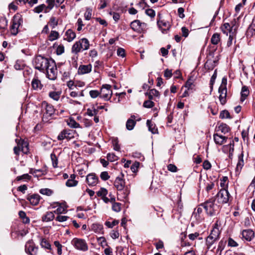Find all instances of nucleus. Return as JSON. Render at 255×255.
Listing matches in <instances>:
<instances>
[{
    "instance_id": "2f4dec72",
    "label": "nucleus",
    "mask_w": 255,
    "mask_h": 255,
    "mask_svg": "<svg viewBox=\"0 0 255 255\" xmlns=\"http://www.w3.org/2000/svg\"><path fill=\"white\" fill-rule=\"evenodd\" d=\"M80 42L76 41L72 46L71 52L74 54H77L79 52L82 51L80 47Z\"/></svg>"
},
{
    "instance_id": "338daca9",
    "label": "nucleus",
    "mask_w": 255,
    "mask_h": 255,
    "mask_svg": "<svg viewBox=\"0 0 255 255\" xmlns=\"http://www.w3.org/2000/svg\"><path fill=\"white\" fill-rule=\"evenodd\" d=\"M145 13L151 18L154 17L155 15V11L153 9L150 8L147 9L145 10Z\"/></svg>"
},
{
    "instance_id": "de8ad7c7",
    "label": "nucleus",
    "mask_w": 255,
    "mask_h": 255,
    "mask_svg": "<svg viewBox=\"0 0 255 255\" xmlns=\"http://www.w3.org/2000/svg\"><path fill=\"white\" fill-rule=\"evenodd\" d=\"M149 99H152L153 96L158 97L159 95V92L155 89H151L148 93Z\"/></svg>"
},
{
    "instance_id": "37998d69",
    "label": "nucleus",
    "mask_w": 255,
    "mask_h": 255,
    "mask_svg": "<svg viewBox=\"0 0 255 255\" xmlns=\"http://www.w3.org/2000/svg\"><path fill=\"white\" fill-rule=\"evenodd\" d=\"M234 142L232 141V143H230L228 145H224L223 147V150L226 152L228 149L230 153H232L234 151Z\"/></svg>"
},
{
    "instance_id": "e2e57ef3",
    "label": "nucleus",
    "mask_w": 255,
    "mask_h": 255,
    "mask_svg": "<svg viewBox=\"0 0 255 255\" xmlns=\"http://www.w3.org/2000/svg\"><path fill=\"white\" fill-rule=\"evenodd\" d=\"M98 242L103 248H104L105 246H108L105 238L103 237L98 238Z\"/></svg>"
},
{
    "instance_id": "a878e982",
    "label": "nucleus",
    "mask_w": 255,
    "mask_h": 255,
    "mask_svg": "<svg viewBox=\"0 0 255 255\" xmlns=\"http://www.w3.org/2000/svg\"><path fill=\"white\" fill-rule=\"evenodd\" d=\"M249 93L250 91L248 88L246 86H243L242 88L241 93V101L242 102H244L247 97L249 96Z\"/></svg>"
},
{
    "instance_id": "f3484780",
    "label": "nucleus",
    "mask_w": 255,
    "mask_h": 255,
    "mask_svg": "<svg viewBox=\"0 0 255 255\" xmlns=\"http://www.w3.org/2000/svg\"><path fill=\"white\" fill-rule=\"evenodd\" d=\"M214 140L216 144L218 145H222L226 142L227 139V137L220 135L218 133H214L213 135Z\"/></svg>"
},
{
    "instance_id": "2eb2a0df",
    "label": "nucleus",
    "mask_w": 255,
    "mask_h": 255,
    "mask_svg": "<svg viewBox=\"0 0 255 255\" xmlns=\"http://www.w3.org/2000/svg\"><path fill=\"white\" fill-rule=\"evenodd\" d=\"M40 199V196L37 194L29 195L27 197V200L29 201L31 205L34 206H36L38 204Z\"/></svg>"
},
{
    "instance_id": "20e7f679",
    "label": "nucleus",
    "mask_w": 255,
    "mask_h": 255,
    "mask_svg": "<svg viewBox=\"0 0 255 255\" xmlns=\"http://www.w3.org/2000/svg\"><path fill=\"white\" fill-rule=\"evenodd\" d=\"M111 88L112 86L110 85H103L100 91V98L103 99L105 101L110 100L113 94Z\"/></svg>"
},
{
    "instance_id": "473e14b6",
    "label": "nucleus",
    "mask_w": 255,
    "mask_h": 255,
    "mask_svg": "<svg viewBox=\"0 0 255 255\" xmlns=\"http://www.w3.org/2000/svg\"><path fill=\"white\" fill-rule=\"evenodd\" d=\"M217 240H218L217 239H215L214 238H213V237L212 236H208V237L207 238L206 241V246L207 247V248L208 249H210L211 246Z\"/></svg>"
},
{
    "instance_id": "09e8293b",
    "label": "nucleus",
    "mask_w": 255,
    "mask_h": 255,
    "mask_svg": "<svg viewBox=\"0 0 255 255\" xmlns=\"http://www.w3.org/2000/svg\"><path fill=\"white\" fill-rule=\"evenodd\" d=\"M40 193L43 195L50 196L53 193V191L48 188H43L39 190Z\"/></svg>"
},
{
    "instance_id": "c03bdc74",
    "label": "nucleus",
    "mask_w": 255,
    "mask_h": 255,
    "mask_svg": "<svg viewBox=\"0 0 255 255\" xmlns=\"http://www.w3.org/2000/svg\"><path fill=\"white\" fill-rule=\"evenodd\" d=\"M46 2L47 3L48 5L46 6L45 12H47L48 10H51L53 8L55 3V0H46Z\"/></svg>"
},
{
    "instance_id": "f8f14e48",
    "label": "nucleus",
    "mask_w": 255,
    "mask_h": 255,
    "mask_svg": "<svg viewBox=\"0 0 255 255\" xmlns=\"http://www.w3.org/2000/svg\"><path fill=\"white\" fill-rule=\"evenodd\" d=\"M99 179L95 173H90L86 177V181L89 186H93L97 184Z\"/></svg>"
},
{
    "instance_id": "680f3d73",
    "label": "nucleus",
    "mask_w": 255,
    "mask_h": 255,
    "mask_svg": "<svg viewBox=\"0 0 255 255\" xmlns=\"http://www.w3.org/2000/svg\"><path fill=\"white\" fill-rule=\"evenodd\" d=\"M49 24L52 28H54L58 24V20L56 17L52 16L49 21Z\"/></svg>"
},
{
    "instance_id": "393cba45",
    "label": "nucleus",
    "mask_w": 255,
    "mask_h": 255,
    "mask_svg": "<svg viewBox=\"0 0 255 255\" xmlns=\"http://www.w3.org/2000/svg\"><path fill=\"white\" fill-rule=\"evenodd\" d=\"M222 31L226 34L227 35H228V33H232V30L233 26H231L229 23L226 22L224 23L220 27Z\"/></svg>"
},
{
    "instance_id": "49530a36",
    "label": "nucleus",
    "mask_w": 255,
    "mask_h": 255,
    "mask_svg": "<svg viewBox=\"0 0 255 255\" xmlns=\"http://www.w3.org/2000/svg\"><path fill=\"white\" fill-rule=\"evenodd\" d=\"M40 245L42 248H45L48 250H51V245L45 239H42L40 242Z\"/></svg>"
},
{
    "instance_id": "412c9836",
    "label": "nucleus",
    "mask_w": 255,
    "mask_h": 255,
    "mask_svg": "<svg viewBox=\"0 0 255 255\" xmlns=\"http://www.w3.org/2000/svg\"><path fill=\"white\" fill-rule=\"evenodd\" d=\"M76 175L74 174H72L70 175V178L66 182V185L67 187H75L77 185L78 181L75 180Z\"/></svg>"
},
{
    "instance_id": "864d4df0",
    "label": "nucleus",
    "mask_w": 255,
    "mask_h": 255,
    "mask_svg": "<svg viewBox=\"0 0 255 255\" xmlns=\"http://www.w3.org/2000/svg\"><path fill=\"white\" fill-rule=\"evenodd\" d=\"M220 118L223 119L224 118H229L230 119V115L229 112L227 110L222 111L220 114Z\"/></svg>"
},
{
    "instance_id": "6e6d98bb",
    "label": "nucleus",
    "mask_w": 255,
    "mask_h": 255,
    "mask_svg": "<svg viewBox=\"0 0 255 255\" xmlns=\"http://www.w3.org/2000/svg\"><path fill=\"white\" fill-rule=\"evenodd\" d=\"M44 9L45 10L46 9V5L44 4H42L35 7L34 9V11L36 13H39L42 12Z\"/></svg>"
},
{
    "instance_id": "c9c22d12",
    "label": "nucleus",
    "mask_w": 255,
    "mask_h": 255,
    "mask_svg": "<svg viewBox=\"0 0 255 255\" xmlns=\"http://www.w3.org/2000/svg\"><path fill=\"white\" fill-rule=\"evenodd\" d=\"M31 85L32 88L35 90H37L38 89H41L42 88V85L41 84L40 81L36 78H34L32 80Z\"/></svg>"
},
{
    "instance_id": "c85d7f7f",
    "label": "nucleus",
    "mask_w": 255,
    "mask_h": 255,
    "mask_svg": "<svg viewBox=\"0 0 255 255\" xmlns=\"http://www.w3.org/2000/svg\"><path fill=\"white\" fill-rule=\"evenodd\" d=\"M195 80V78L193 76H190L188 80L185 83V87L187 88L188 90L192 89L194 87V83Z\"/></svg>"
},
{
    "instance_id": "9d476101",
    "label": "nucleus",
    "mask_w": 255,
    "mask_h": 255,
    "mask_svg": "<svg viewBox=\"0 0 255 255\" xmlns=\"http://www.w3.org/2000/svg\"><path fill=\"white\" fill-rule=\"evenodd\" d=\"M28 146V143L24 141L23 140L19 141L17 143V146H15L13 148L14 153L18 155L19 154L20 151H22V152L26 153V151H25L24 148H27ZM27 150V148H26Z\"/></svg>"
},
{
    "instance_id": "6e6552de",
    "label": "nucleus",
    "mask_w": 255,
    "mask_h": 255,
    "mask_svg": "<svg viewBox=\"0 0 255 255\" xmlns=\"http://www.w3.org/2000/svg\"><path fill=\"white\" fill-rule=\"evenodd\" d=\"M47 77L52 80H54L57 78V69L56 65H46Z\"/></svg>"
},
{
    "instance_id": "5701e85b",
    "label": "nucleus",
    "mask_w": 255,
    "mask_h": 255,
    "mask_svg": "<svg viewBox=\"0 0 255 255\" xmlns=\"http://www.w3.org/2000/svg\"><path fill=\"white\" fill-rule=\"evenodd\" d=\"M78 42H80V47L81 51L86 50L89 49L90 44L89 40L86 38H83L80 39Z\"/></svg>"
},
{
    "instance_id": "dca6fc26",
    "label": "nucleus",
    "mask_w": 255,
    "mask_h": 255,
    "mask_svg": "<svg viewBox=\"0 0 255 255\" xmlns=\"http://www.w3.org/2000/svg\"><path fill=\"white\" fill-rule=\"evenodd\" d=\"M242 238L247 241H251L254 237V232L250 229L244 230L242 233Z\"/></svg>"
},
{
    "instance_id": "6ab92c4d",
    "label": "nucleus",
    "mask_w": 255,
    "mask_h": 255,
    "mask_svg": "<svg viewBox=\"0 0 255 255\" xmlns=\"http://www.w3.org/2000/svg\"><path fill=\"white\" fill-rule=\"evenodd\" d=\"M92 70L91 65H80L78 70L79 74L83 75L90 73Z\"/></svg>"
},
{
    "instance_id": "f03ea898",
    "label": "nucleus",
    "mask_w": 255,
    "mask_h": 255,
    "mask_svg": "<svg viewBox=\"0 0 255 255\" xmlns=\"http://www.w3.org/2000/svg\"><path fill=\"white\" fill-rule=\"evenodd\" d=\"M215 201L214 199L211 198L200 205L210 216L214 215L219 208V206L215 203Z\"/></svg>"
},
{
    "instance_id": "cd10ccee",
    "label": "nucleus",
    "mask_w": 255,
    "mask_h": 255,
    "mask_svg": "<svg viewBox=\"0 0 255 255\" xmlns=\"http://www.w3.org/2000/svg\"><path fill=\"white\" fill-rule=\"evenodd\" d=\"M146 125L148 127V130L151 131L152 133L155 134L157 133V128H156L155 124H153L150 120H147Z\"/></svg>"
},
{
    "instance_id": "423d86ee",
    "label": "nucleus",
    "mask_w": 255,
    "mask_h": 255,
    "mask_svg": "<svg viewBox=\"0 0 255 255\" xmlns=\"http://www.w3.org/2000/svg\"><path fill=\"white\" fill-rule=\"evenodd\" d=\"M76 134V133L75 130L64 129L61 131L58 135L57 139L59 140H63L64 139L69 140L74 138Z\"/></svg>"
},
{
    "instance_id": "a19ab883",
    "label": "nucleus",
    "mask_w": 255,
    "mask_h": 255,
    "mask_svg": "<svg viewBox=\"0 0 255 255\" xmlns=\"http://www.w3.org/2000/svg\"><path fill=\"white\" fill-rule=\"evenodd\" d=\"M220 232L219 229L215 227L213 230L211 231V232L210 234L209 235L210 236H212L213 238H215L217 240H218L219 237Z\"/></svg>"
},
{
    "instance_id": "a211bd4d",
    "label": "nucleus",
    "mask_w": 255,
    "mask_h": 255,
    "mask_svg": "<svg viewBox=\"0 0 255 255\" xmlns=\"http://www.w3.org/2000/svg\"><path fill=\"white\" fill-rule=\"evenodd\" d=\"M219 100L222 105H224L226 103V97L227 93V88H219Z\"/></svg>"
},
{
    "instance_id": "7ed1b4c3",
    "label": "nucleus",
    "mask_w": 255,
    "mask_h": 255,
    "mask_svg": "<svg viewBox=\"0 0 255 255\" xmlns=\"http://www.w3.org/2000/svg\"><path fill=\"white\" fill-rule=\"evenodd\" d=\"M71 244L77 250L86 252L88 250V245L86 241L83 239L75 238L71 241Z\"/></svg>"
},
{
    "instance_id": "4d7b16f0",
    "label": "nucleus",
    "mask_w": 255,
    "mask_h": 255,
    "mask_svg": "<svg viewBox=\"0 0 255 255\" xmlns=\"http://www.w3.org/2000/svg\"><path fill=\"white\" fill-rule=\"evenodd\" d=\"M92 10L91 8H87L84 14L85 18L86 20H90L92 16Z\"/></svg>"
},
{
    "instance_id": "7c9ffc66",
    "label": "nucleus",
    "mask_w": 255,
    "mask_h": 255,
    "mask_svg": "<svg viewBox=\"0 0 255 255\" xmlns=\"http://www.w3.org/2000/svg\"><path fill=\"white\" fill-rule=\"evenodd\" d=\"M12 22L20 26L22 23V17L21 14L17 13L13 17Z\"/></svg>"
},
{
    "instance_id": "4468645a",
    "label": "nucleus",
    "mask_w": 255,
    "mask_h": 255,
    "mask_svg": "<svg viewBox=\"0 0 255 255\" xmlns=\"http://www.w3.org/2000/svg\"><path fill=\"white\" fill-rule=\"evenodd\" d=\"M202 211V208L201 207L200 205L199 207L194 210V211L192 213L191 218L192 219H195L198 222H201L203 219Z\"/></svg>"
},
{
    "instance_id": "58836bf2",
    "label": "nucleus",
    "mask_w": 255,
    "mask_h": 255,
    "mask_svg": "<svg viewBox=\"0 0 255 255\" xmlns=\"http://www.w3.org/2000/svg\"><path fill=\"white\" fill-rule=\"evenodd\" d=\"M112 142L114 147V149L116 151H119L120 149V146L119 144V140L117 137H112Z\"/></svg>"
},
{
    "instance_id": "aec40b11",
    "label": "nucleus",
    "mask_w": 255,
    "mask_h": 255,
    "mask_svg": "<svg viewBox=\"0 0 255 255\" xmlns=\"http://www.w3.org/2000/svg\"><path fill=\"white\" fill-rule=\"evenodd\" d=\"M76 37V33L72 29H68L65 34L64 39L68 42L72 41Z\"/></svg>"
},
{
    "instance_id": "39448f33",
    "label": "nucleus",
    "mask_w": 255,
    "mask_h": 255,
    "mask_svg": "<svg viewBox=\"0 0 255 255\" xmlns=\"http://www.w3.org/2000/svg\"><path fill=\"white\" fill-rule=\"evenodd\" d=\"M131 28L137 33L144 32L146 29L147 24L141 22L139 20H134L130 23Z\"/></svg>"
},
{
    "instance_id": "72a5a7b5",
    "label": "nucleus",
    "mask_w": 255,
    "mask_h": 255,
    "mask_svg": "<svg viewBox=\"0 0 255 255\" xmlns=\"http://www.w3.org/2000/svg\"><path fill=\"white\" fill-rule=\"evenodd\" d=\"M230 130V128L226 124H221L218 128V131H220L224 134L228 133Z\"/></svg>"
},
{
    "instance_id": "4be33fe9",
    "label": "nucleus",
    "mask_w": 255,
    "mask_h": 255,
    "mask_svg": "<svg viewBox=\"0 0 255 255\" xmlns=\"http://www.w3.org/2000/svg\"><path fill=\"white\" fill-rule=\"evenodd\" d=\"M244 154L242 152L241 154L239 155L238 157V162L237 164V167L236 169V172L237 173H239L241 169L244 165V161L243 159Z\"/></svg>"
},
{
    "instance_id": "052dcab7",
    "label": "nucleus",
    "mask_w": 255,
    "mask_h": 255,
    "mask_svg": "<svg viewBox=\"0 0 255 255\" xmlns=\"http://www.w3.org/2000/svg\"><path fill=\"white\" fill-rule=\"evenodd\" d=\"M119 222L118 220H114L112 222L109 221H106L105 222V225L108 228H112L115 226L118 225Z\"/></svg>"
},
{
    "instance_id": "4c0bfd02",
    "label": "nucleus",
    "mask_w": 255,
    "mask_h": 255,
    "mask_svg": "<svg viewBox=\"0 0 255 255\" xmlns=\"http://www.w3.org/2000/svg\"><path fill=\"white\" fill-rule=\"evenodd\" d=\"M136 122L133 119L128 120L126 123V128L127 129L130 130H132L134 127Z\"/></svg>"
},
{
    "instance_id": "13d9d810",
    "label": "nucleus",
    "mask_w": 255,
    "mask_h": 255,
    "mask_svg": "<svg viewBox=\"0 0 255 255\" xmlns=\"http://www.w3.org/2000/svg\"><path fill=\"white\" fill-rule=\"evenodd\" d=\"M54 244L55 246L57 248V254L59 255H61L62 253V246L61 245V244H60V243L58 241H55L54 242Z\"/></svg>"
},
{
    "instance_id": "bf43d9fd",
    "label": "nucleus",
    "mask_w": 255,
    "mask_h": 255,
    "mask_svg": "<svg viewBox=\"0 0 255 255\" xmlns=\"http://www.w3.org/2000/svg\"><path fill=\"white\" fill-rule=\"evenodd\" d=\"M31 176L28 174H24L21 176H19L16 177V180L20 181L21 180H29L31 179Z\"/></svg>"
},
{
    "instance_id": "0e129e2a",
    "label": "nucleus",
    "mask_w": 255,
    "mask_h": 255,
    "mask_svg": "<svg viewBox=\"0 0 255 255\" xmlns=\"http://www.w3.org/2000/svg\"><path fill=\"white\" fill-rule=\"evenodd\" d=\"M89 94L92 98H96L99 96H100V92L97 90H91L90 91Z\"/></svg>"
},
{
    "instance_id": "774afa93",
    "label": "nucleus",
    "mask_w": 255,
    "mask_h": 255,
    "mask_svg": "<svg viewBox=\"0 0 255 255\" xmlns=\"http://www.w3.org/2000/svg\"><path fill=\"white\" fill-rule=\"evenodd\" d=\"M107 158L108 160L111 162L114 161L117 159V157L114 153H108Z\"/></svg>"
},
{
    "instance_id": "ea45409f",
    "label": "nucleus",
    "mask_w": 255,
    "mask_h": 255,
    "mask_svg": "<svg viewBox=\"0 0 255 255\" xmlns=\"http://www.w3.org/2000/svg\"><path fill=\"white\" fill-rule=\"evenodd\" d=\"M59 33L54 30H52L50 32V35H49L48 39L49 40L52 41L55 40L59 38Z\"/></svg>"
},
{
    "instance_id": "bb28decb",
    "label": "nucleus",
    "mask_w": 255,
    "mask_h": 255,
    "mask_svg": "<svg viewBox=\"0 0 255 255\" xmlns=\"http://www.w3.org/2000/svg\"><path fill=\"white\" fill-rule=\"evenodd\" d=\"M54 218V215L52 212H47L42 217L43 222H48L52 221Z\"/></svg>"
},
{
    "instance_id": "3c124183",
    "label": "nucleus",
    "mask_w": 255,
    "mask_h": 255,
    "mask_svg": "<svg viewBox=\"0 0 255 255\" xmlns=\"http://www.w3.org/2000/svg\"><path fill=\"white\" fill-rule=\"evenodd\" d=\"M122 204L120 203L114 202L112 205V209L113 211L119 212L121 210Z\"/></svg>"
},
{
    "instance_id": "b1692460",
    "label": "nucleus",
    "mask_w": 255,
    "mask_h": 255,
    "mask_svg": "<svg viewBox=\"0 0 255 255\" xmlns=\"http://www.w3.org/2000/svg\"><path fill=\"white\" fill-rule=\"evenodd\" d=\"M91 230L96 233H103V225L99 223H94L91 226Z\"/></svg>"
},
{
    "instance_id": "79ce46f5",
    "label": "nucleus",
    "mask_w": 255,
    "mask_h": 255,
    "mask_svg": "<svg viewBox=\"0 0 255 255\" xmlns=\"http://www.w3.org/2000/svg\"><path fill=\"white\" fill-rule=\"evenodd\" d=\"M35 63H40V64H49L50 62L47 59L44 58L40 55L37 56L35 59Z\"/></svg>"
},
{
    "instance_id": "9b49d317",
    "label": "nucleus",
    "mask_w": 255,
    "mask_h": 255,
    "mask_svg": "<svg viewBox=\"0 0 255 255\" xmlns=\"http://www.w3.org/2000/svg\"><path fill=\"white\" fill-rule=\"evenodd\" d=\"M42 106L45 107V112L44 113V118L51 117L55 113V109L53 106L48 104L46 102L42 103Z\"/></svg>"
},
{
    "instance_id": "603ef678",
    "label": "nucleus",
    "mask_w": 255,
    "mask_h": 255,
    "mask_svg": "<svg viewBox=\"0 0 255 255\" xmlns=\"http://www.w3.org/2000/svg\"><path fill=\"white\" fill-rule=\"evenodd\" d=\"M107 194L108 190L104 188H101L100 190L97 192V196L102 197L106 196Z\"/></svg>"
},
{
    "instance_id": "5fc2aeb1",
    "label": "nucleus",
    "mask_w": 255,
    "mask_h": 255,
    "mask_svg": "<svg viewBox=\"0 0 255 255\" xmlns=\"http://www.w3.org/2000/svg\"><path fill=\"white\" fill-rule=\"evenodd\" d=\"M51 159L52 162V165L53 167L56 168L58 165V159L55 154L52 153L51 154Z\"/></svg>"
},
{
    "instance_id": "69168bd1",
    "label": "nucleus",
    "mask_w": 255,
    "mask_h": 255,
    "mask_svg": "<svg viewBox=\"0 0 255 255\" xmlns=\"http://www.w3.org/2000/svg\"><path fill=\"white\" fill-rule=\"evenodd\" d=\"M144 107L150 108L154 106V103L150 100L145 101L143 104Z\"/></svg>"
},
{
    "instance_id": "0eeeda50",
    "label": "nucleus",
    "mask_w": 255,
    "mask_h": 255,
    "mask_svg": "<svg viewBox=\"0 0 255 255\" xmlns=\"http://www.w3.org/2000/svg\"><path fill=\"white\" fill-rule=\"evenodd\" d=\"M230 194L227 190L225 188L221 189L217 194L218 202L221 204H225L229 202Z\"/></svg>"
},
{
    "instance_id": "f257e3e1",
    "label": "nucleus",
    "mask_w": 255,
    "mask_h": 255,
    "mask_svg": "<svg viewBox=\"0 0 255 255\" xmlns=\"http://www.w3.org/2000/svg\"><path fill=\"white\" fill-rule=\"evenodd\" d=\"M123 177L124 175L122 173L120 176L117 177L114 182V186L120 192L118 194V197L121 196L122 199H126L130 193V190L128 186H126Z\"/></svg>"
},
{
    "instance_id": "a18cd8bd",
    "label": "nucleus",
    "mask_w": 255,
    "mask_h": 255,
    "mask_svg": "<svg viewBox=\"0 0 255 255\" xmlns=\"http://www.w3.org/2000/svg\"><path fill=\"white\" fill-rule=\"evenodd\" d=\"M68 125L72 128H80V124L77 123L74 119H71L69 120L67 123Z\"/></svg>"
},
{
    "instance_id": "1a4fd4ad",
    "label": "nucleus",
    "mask_w": 255,
    "mask_h": 255,
    "mask_svg": "<svg viewBox=\"0 0 255 255\" xmlns=\"http://www.w3.org/2000/svg\"><path fill=\"white\" fill-rule=\"evenodd\" d=\"M25 250L26 253L29 254L30 255H36L38 248L35 247L32 241H28L25 244Z\"/></svg>"
},
{
    "instance_id": "8fccbe9b",
    "label": "nucleus",
    "mask_w": 255,
    "mask_h": 255,
    "mask_svg": "<svg viewBox=\"0 0 255 255\" xmlns=\"http://www.w3.org/2000/svg\"><path fill=\"white\" fill-rule=\"evenodd\" d=\"M19 26L15 23L12 22V24L11 26V33L13 35H16L18 33V29Z\"/></svg>"
},
{
    "instance_id": "ddd939ff",
    "label": "nucleus",
    "mask_w": 255,
    "mask_h": 255,
    "mask_svg": "<svg viewBox=\"0 0 255 255\" xmlns=\"http://www.w3.org/2000/svg\"><path fill=\"white\" fill-rule=\"evenodd\" d=\"M157 24L163 33H166L170 28L169 22L165 20H158Z\"/></svg>"
},
{
    "instance_id": "e433bc0d",
    "label": "nucleus",
    "mask_w": 255,
    "mask_h": 255,
    "mask_svg": "<svg viewBox=\"0 0 255 255\" xmlns=\"http://www.w3.org/2000/svg\"><path fill=\"white\" fill-rule=\"evenodd\" d=\"M58 204V207L57 209L54 211V213L57 214H61L63 213H65L66 211L67 207L65 205H62L59 203H57Z\"/></svg>"
},
{
    "instance_id": "c756f323",
    "label": "nucleus",
    "mask_w": 255,
    "mask_h": 255,
    "mask_svg": "<svg viewBox=\"0 0 255 255\" xmlns=\"http://www.w3.org/2000/svg\"><path fill=\"white\" fill-rule=\"evenodd\" d=\"M61 94V91H52L49 92V96L54 100L58 101L60 98Z\"/></svg>"
},
{
    "instance_id": "f704fd0d",
    "label": "nucleus",
    "mask_w": 255,
    "mask_h": 255,
    "mask_svg": "<svg viewBox=\"0 0 255 255\" xmlns=\"http://www.w3.org/2000/svg\"><path fill=\"white\" fill-rule=\"evenodd\" d=\"M220 35L219 33H214L211 37V42L214 45H217L220 41Z\"/></svg>"
}]
</instances>
